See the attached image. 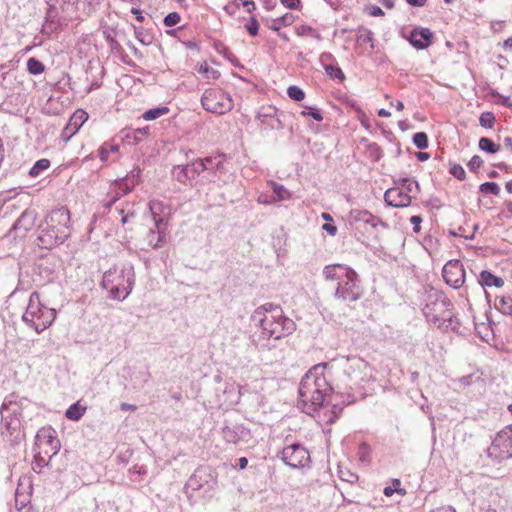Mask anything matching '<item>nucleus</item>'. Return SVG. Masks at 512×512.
<instances>
[{
    "label": "nucleus",
    "mask_w": 512,
    "mask_h": 512,
    "mask_svg": "<svg viewBox=\"0 0 512 512\" xmlns=\"http://www.w3.org/2000/svg\"><path fill=\"white\" fill-rule=\"evenodd\" d=\"M327 367L328 363L316 364L301 379L298 405L309 415L323 407L333 393L337 394V388Z\"/></svg>",
    "instance_id": "nucleus-1"
},
{
    "label": "nucleus",
    "mask_w": 512,
    "mask_h": 512,
    "mask_svg": "<svg viewBox=\"0 0 512 512\" xmlns=\"http://www.w3.org/2000/svg\"><path fill=\"white\" fill-rule=\"evenodd\" d=\"M327 369L337 388V394L358 389L371 378L369 363L356 356L332 361L328 363Z\"/></svg>",
    "instance_id": "nucleus-2"
},
{
    "label": "nucleus",
    "mask_w": 512,
    "mask_h": 512,
    "mask_svg": "<svg viewBox=\"0 0 512 512\" xmlns=\"http://www.w3.org/2000/svg\"><path fill=\"white\" fill-rule=\"evenodd\" d=\"M275 313L265 314L262 309L255 310L251 315V322L259 329L251 335V342L256 349H270L265 343L271 338L278 340L293 333L295 323L290 318L282 314L280 308L274 309Z\"/></svg>",
    "instance_id": "nucleus-3"
},
{
    "label": "nucleus",
    "mask_w": 512,
    "mask_h": 512,
    "mask_svg": "<svg viewBox=\"0 0 512 512\" xmlns=\"http://www.w3.org/2000/svg\"><path fill=\"white\" fill-rule=\"evenodd\" d=\"M70 212L65 207L53 209L39 225L37 244L41 248L51 249L64 243L70 237Z\"/></svg>",
    "instance_id": "nucleus-4"
},
{
    "label": "nucleus",
    "mask_w": 512,
    "mask_h": 512,
    "mask_svg": "<svg viewBox=\"0 0 512 512\" xmlns=\"http://www.w3.org/2000/svg\"><path fill=\"white\" fill-rule=\"evenodd\" d=\"M423 301L422 310L428 322L435 324L438 328H454L453 304L444 292L429 288L425 291Z\"/></svg>",
    "instance_id": "nucleus-5"
},
{
    "label": "nucleus",
    "mask_w": 512,
    "mask_h": 512,
    "mask_svg": "<svg viewBox=\"0 0 512 512\" xmlns=\"http://www.w3.org/2000/svg\"><path fill=\"white\" fill-rule=\"evenodd\" d=\"M24 402H27L26 398H19L15 393H12L4 399L0 408L3 422L1 433L12 444L19 442L21 438V418Z\"/></svg>",
    "instance_id": "nucleus-6"
},
{
    "label": "nucleus",
    "mask_w": 512,
    "mask_h": 512,
    "mask_svg": "<svg viewBox=\"0 0 512 512\" xmlns=\"http://www.w3.org/2000/svg\"><path fill=\"white\" fill-rule=\"evenodd\" d=\"M135 272L132 264L127 263L121 269L111 268L103 275L101 285L115 300H124L132 291Z\"/></svg>",
    "instance_id": "nucleus-7"
},
{
    "label": "nucleus",
    "mask_w": 512,
    "mask_h": 512,
    "mask_svg": "<svg viewBox=\"0 0 512 512\" xmlns=\"http://www.w3.org/2000/svg\"><path fill=\"white\" fill-rule=\"evenodd\" d=\"M56 318V310L48 308L40 301L38 292H32L29 297L27 308L22 315L24 323L32 327L37 333L48 328Z\"/></svg>",
    "instance_id": "nucleus-8"
},
{
    "label": "nucleus",
    "mask_w": 512,
    "mask_h": 512,
    "mask_svg": "<svg viewBox=\"0 0 512 512\" xmlns=\"http://www.w3.org/2000/svg\"><path fill=\"white\" fill-rule=\"evenodd\" d=\"M223 164L217 158L206 157L198 159L186 165H178L173 168L175 179L184 185H193L202 172L222 171Z\"/></svg>",
    "instance_id": "nucleus-9"
},
{
    "label": "nucleus",
    "mask_w": 512,
    "mask_h": 512,
    "mask_svg": "<svg viewBox=\"0 0 512 512\" xmlns=\"http://www.w3.org/2000/svg\"><path fill=\"white\" fill-rule=\"evenodd\" d=\"M201 105L210 113L222 115L232 110L233 101L230 95L221 89L210 88L204 91Z\"/></svg>",
    "instance_id": "nucleus-10"
},
{
    "label": "nucleus",
    "mask_w": 512,
    "mask_h": 512,
    "mask_svg": "<svg viewBox=\"0 0 512 512\" xmlns=\"http://www.w3.org/2000/svg\"><path fill=\"white\" fill-rule=\"evenodd\" d=\"M363 293L357 273L352 269L337 285L335 297L345 302L358 300Z\"/></svg>",
    "instance_id": "nucleus-11"
},
{
    "label": "nucleus",
    "mask_w": 512,
    "mask_h": 512,
    "mask_svg": "<svg viewBox=\"0 0 512 512\" xmlns=\"http://www.w3.org/2000/svg\"><path fill=\"white\" fill-rule=\"evenodd\" d=\"M487 454L499 462L512 458V431L499 432L488 448Z\"/></svg>",
    "instance_id": "nucleus-12"
},
{
    "label": "nucleus",
    "mask_w": 512,
    "mask_h": 512,
    "mask_svg": "<svg viewBox=\"0 0 512 512\" xmlns=\"http://www.w3.org/2000/svg\"><path fill=\"white\" fill-rule=\"evenodd\" d=\"M281 459L293 469L303 468L309 465L310 454L303 445L294 443L282 449Z\"/></svg>",
    "instance_id": "nucleus-13"
},
{
    "label": "nucleus",
    "mask_w": 512,
    "mask_h": 512,
    "mask_svg": "<svg viewBox=\"0 0 512 512\" xmlns=\"http://www.w3.org/2000/svg\"><path fill=\"white\" fill-rule=\"evenodd\" d=\"M35 438V445L39 451H43L44 454L48 456V459H51L59 452L61 444L57 438L56 430L51 426L39 429Z\"/></svg>",
    "instance_id": "nucleus-14"
},
{
    "label": "nucleus",
    "mask_w": 512,
    "mask_h": 512,
    "mask_svg": "<svg viewBox=\"0 0 512 512\" xmlns=\"http://www.w3.org/2000/svg\"><path fill=\"white\" fill-rule=\"evenodd\" d=\"M283 116V112H280L276 107H261L256 116L260 123L261 132L268 133L272 130H282L284 128Z\"/></svg>",
    "instance_id": "nucleus-15"
},
{
    "label": "nucleus",
    "mask_w": 512,
    "mask_h": 512,
    "mask_svg": "<svg viewBox=\"0 0 512 512\" xmlns=\"http://www.w3.org/2000/svg\"><path fill=\"white\" fill-rule=\"evenodd\" d=\"M442 276L446 284L454 289L463 287L466 278L463 264L457 259L449 260L442 269Z\"/></svg>",
    "instance_id": "nucleus-16"
},
{
    "label": "nucleus",
    "mask_w": 512,
    "mask_h": 512,
    "mask_svg": "<svg viewBox=\"0 0 512 512\" xmlns=\"http://www.w3.org/2000/svg\"><path fill=\"white\" fill-rule=\"evenodd\" d=\"M139 181V171L130 172L124 178L116 181L114 188L111 190V199L107 202L106 206L110 207L122 196L131 192Z\"/></svg>",
    "instance_id": "nucleus-17"
},
{
    "label": "nucleus",
    "mask_w": 512,
    "mask_h": 512,
    "mask_svg": "<svg viewBox=\"0 0 512 512\" xmlns=\"http://www.w3.org/2000/svg\"><path fill=\"white\" fill-rule=\"evenodd\" d=\"M223 439L228 443H248L251 439L250 430L242 425L225 426L222 429Z\"/></svg>",
    "instance_id": "nucleus-18"
},
{
    "label": "nucleus",
    "mask_w": 512,
    "mask_h": 512,
    "mask_svg": "<svg viewBox=\"0 0 512 512\" xmlns=\"http://www.w3.org/2000/svg\"><path fill=\"white\" fill-rule=\"evenodd\" d=\"M384 200L387 205L392 207H407L411 204L412 195L404 192L400 186H396L386 190Z\"/></svg>",
    "instance_id": "nucleus-19"
},
{
    "label": "nucleus",
    "mask_w": 512,
    "mask_h": 512,
    "mask_svg": "<svg viewBox=\"0 0 512 512\" xmlns=\"http://www.w3.org/2000/svg\"><path fill=\"white\" fill-rule=\"evenodd\" d=\"M350 221L355 223H364L371 228L376 229L377 227L381 226L383 228H387L388 225L382 221L379 217L371 214L367 210H352L350 212Z\"/></svg>",
    "instance_id": "nucleus-20"
},
{
    "label": "nucleus",
    "mask_w": 512,
    "mask_h": 512,
    "mask_svg": "<svg viewBox=\"0 0 512 512\" xmlns=\"http://www.w3.org/2000/svg\"><path fill=\"white\" fill-rule=\"evenodd\" d=\"M433 33L429 28H414L409 36L410 44L418 50L431 45Z\"/></svg>",
    "instance_id": "nucleus-21"
},
{
    "label": "nucleus",
    "mask_w": 512,
    "mask_h": 512,
    "mask_svg": "<svg viewBox=\"0 0 512 512\" xmlns=\"http://www.w3.org/2000/svg\"><path fill=\"white\" fill-rule=\"evenodd\" d=\"M145 242L152 249H159L167 243V227H155L150 229L145 237Z\"/></svg>",
    "instance_id": "nucleus-22"
},
{
    "label": "nucleus",
    "mask_w": 512,
    "mask_h": 512,
    "mask_svg": "<svg viewBox=\"0 0 512 512\" xmlns=\"http://www.w3.org/2000/svg\"><path fill=\"white\" fill-rule=\"evenodd\" d=\"M149 211L153 218L155 227H167V220L165 219V212L168 209L160 200L153 199L149 202Z\"/></svg>",
    "instance_id": "nucleus-23"
},
{
    "label": "nucleus",
    "mask_w": 512,
    "mask_h": 512,
    "mask_svg": "<svg viewBox=\"0 0 512 512\" xmlns=\"http://www.w3.org/2000/svg\"><path fill=\"white\" fill-rule=\"evenodd\" d=\"M37 221V212L34 209H26L14 223L13 229L23 232L30 231Z\"/></svg>",
    "instance_id": "nucleus-24"
},
{
    "label": "nucleus",
    "mask_w": 512,
    "mask_h": 512,
    "mask_svg": "<svg viewBox=\"0 0 512 512\" xmlns=\"http://www.w3.org/2000/svg\"><path fill=\"white\" fill-rule=\"evenodd\" d=\"M352 268L342 264L327 265L323 269V274L327 280L337 281L340 283L351 271Z\"/></svg>",
    "instance_id": "nucleus-25"
},
{
    "label": "nucleus",
    "mask_w": 512,
    "mask_h": 512,
    "mask_svg": "<svg viewBox=\"0 0 512 512\" xmlns=\"http://www.w3.org/2000/svg\"><path fill=\"white\" fill-rule=\"evenodd\" d=\"M240 399L239 392L236 390V386L233 383H224L222 394L218 395V401L220 405H233L238 403Z\"/></svg>",
    "instance_id": "nucleus-26"
},
{
    "label": "nucleus",
    "mask_w": 512,
    "mask_h": 512,
    "mask_svg": "<svg viewBox=\"0 0 512 512\" xmlns=\"http://www.w3.org/2000/svg\"><path fill=\"white\" fill-rule=\"evenodd\" d=\"M477 285L482 289L485 287L493 286L499 288L504 285V280L501 277L494 275L490 271L483 270L477 279Z\"/></svg>",
    "instance_id": "nucleus-27"
},
{
    "label": "nucleus",
    "mask_w": 512,
    "mask_h": 512,
    "mask_svg": "<svg viewBox=\"0 0 512 512\" xmlns=\"http://www.w3.org/2000/svg\"><path fill=\"white\" fill-rule=\"evenodd\" d=\"M366 43L370 44L371 50L374 49L373 32L366 27H359L357 30L356 44L362 46Z\"/></svg>",
    "instance_id": "nucleus-28"
},
{
    "label": "nucleus",
    "mask_w": 512,
    "mask_h": 512,
    "mask_svg": "<svg viewBox=\"0 0 512 512\" xmlns=\"http://www.w3.org/2000/svg\"><path fill=\"white\" fill-rule=\"evenodd\" d=\"M494 305L502 314L512 316V298L510 296L496 297Z\"/></svg>",
    "instance_id": "nucleus-29"
},
{
    "label": "nucleus",
    "mask_w": 512,
    "mask_h": 512,
    "mask_svg": "<svg viewBox=\"0 0 512 512\" xmlns=\"http://www.w3.org/2000/svg\"><path fill=\"white\" fill-rule=\"evenodd\" d=\"M88 119V114L84 110H77L70 118L68 127H71L74 132L78 131L84 122Z\"/></svg>",
    "instance_id": "nucleus-30"
},
{
    "label": "nucleus",
    "mask_w": 512,
    "mask_h": 512,
    "mask_svg": "<svg viewBox=\"0 0 512 512\" xmlns=\"http://www.w3.org/2000/svg\"><path fill=\"white\" fill-rule=\"evenodd\" d=\"M295 17L291 13H286L283 16L273 20L270 29L273 31H279L281 27L292 25Z\"/></svg>",
    "instance_id": "nucleus-31"
},
{
    "label": "nucleus",
    "mask_w": 512,
    "mask_h": 512,
    "mask_svg": "<svg viewBox=\"0 0 512 512\" xmlns=\"http://www.w3.org/2000/svg\"><path fill=\"white\" fill-rule=\"evenodd\" d=\"M86 411V407L81 406L79 403L72 404L65 413L69 420L78 421Z\"/></svg>",
    "instance_id": "nucleus-32"
},
{
    "label": "nucleus",
    "mask_w": 512,
    "mask_h": 512,
    "mask_svg": "<svg viewBox=\"0 0 512 512\" xmlns=\"http://www.w3.org/2000/svg\"><path fill=\"white\" fill-rule=\"evenodd\" d=\"M400 187L404 189L409 195L415 196L419 192V184L416 180L403 178L400 180Z\"/></svg>",
    "instance_id": "nucleus-33"
},
{
    "label": "nucleus",
    "mask_w": 512,
    "mask_h": 512,
    "mask_svg": "<svg viewBox=\"0 0 512 512\" xmlns=\"http://www.w3.org/2000/svg\"><path fill=\"white\" fill-rule=\"evenodd\" d=\"M478 146L481 150L490 154H495L500 150V146L495 144L491 139L487 137L480 138Z\"/></svg>",
    "instance_id": "nucleus-34"
},
{
    "label": "nucleus",
    "mask_w": 512,
    "mask_h": 512,
    "mask_svg": "<svg viewBox=\"0 0 512 512\" xmlns=\"http://www.w3.org/2000/svg\"><path fill=\"white\" fill-rule=\"evenodd\" d=\"M169 112V108L166 106H161L153 109H149L143 114V118L146 121L155 120L163 115H166Z\"/></svg>",
    "instance_id": "nucleus-35"
},
{
    "label": "nucleus",
    "mask_w": 512,
    "mask_h": 512,
    "mask_svg": "<svg viewBox=\"0 0 512 512\" xmlns=\"http://www.w3.org/2000/svg\"><path fill=\"white\" fill-rule=\"evenodd\" d=\"M50 167V161L46 158H42L40 160H37L35 164L32 166V168L29 171V175L31 177L38 176L42 171L48 169Z\"/></svg>",
    "instance_id": "nucleus-36"
},
{
    "label": "nucleus",
    "mask_w": 512,
    "mask_h": 512,
    "mask_svg": "<svg viewBox=\"0 0 512 512\" xmlns=\"http://www.w3.org/2000/svg\"><path fill=\"white\" fill-rule=\"evenodd\" d=\"M338 476L340 480L348 482L350 484H354L358 481V475L350 471L348 468L339 466L338 467Z\"/></svg>",
    "instance_id": "nucleus-37"
},
{
    "label": "nucleus",
    "mask_w": 512,
    "mask_h": 512,
    "mask_svg": "<svg viewBox=\"0 0 512 512\" xmlns=\"http://www.w3.org/2000/svg\"><path fill=\"white\" fill-rule=\"evenodd\" d=\"M27 70L29 71L30 74L38 75V74H41L42 72H44L45 66L41 61L32 57V58H29L27 61Z\"/></svg>",
    "instance_id": "nucleus-38"
},
{
    "label": "nucleus",
    "mask_w": 512,
    "mask_h": 512,
    "mask_svg": "<svg viewBox=\"0 0 512 512\" xmlns=\"http://www.w3.org/2000/svg\"><path fill=\"white\" fill-rule=\"evenodd\" d=\"M324 70L327 73V75L332 79H337L340 82H343L345 79L343 71L341 70V68L337 66L326 64L324 65Z\"/></svg>",
    "instance_id": "nucleus-39"
},
{
    "label": "nucleus",
    "mask_w": 512,
    "mask_h": 512,
    "mask_svg": "<svg viewBox=\"0 0 512 512\" xmlns=\"http://www.w3.org/2000/svg\"><path fill=\"white\" fill-rule=\"evenodd\" d=\"M274 194H276L278 200H286L291 197V193L281 184L271 182Z\"/></svg>",
    "instance_id": "nucleus-40"
},
{
    "label": "nucleus",
    "mask_w": 512,
    "mask_h": 512,
    "mask_svg": "<svg viewBox=\"0 0 512 512\" xmlns=\"http://www.w3.org/2000/svg\"><path fill=\"white\" fill-rule=\"evenodd\" d=\"M341 412V407H339L338 405H333L330 410H327L324 413L326 423L333 424L339 418Z\"/></svg>",
    "instance_id": "nucleus-41"
},
{
    "label": "nucleus",
    "mask_w": 512,
    "mask_h": 512,
    "mask_svg": "<svg viewBox=\"0 0 512 512\" xmlns=\"http://www.w3.org/2000/svg\"><path fill=\"white\" fill-rule=\"evenodd\" d=\"M413 143L418 149H426L428 147V136L425 132H417L413 136Z\"/></svg>",
    "instance_id": "nucleus-42"
},
{
    "label": "nucleus",
    "mask_w": 512,
    "mask_h": 512,
    "mask_svg": "<svg viewBox=\"0 0 512 512\" xmlns=\"http://www.w3.org/2000/svg\"><path fill=\"white\" fill-rule=\"evenodd\" d=\"M479 123L484 128H492L495 123V116L492 112H483L479 117Z\"/></svg>",
    "instance_id": "nucleus-43"
},
{
    "label": "nucleus",
    "mask_w": 512,
    "mask_h": 512,
    "mask_svg": "<svg viewBox=\"0 0 512 512\" xmlns=\"http://www.w3.org/2000/svg\"><path fill=\"white\" fill-rule=\"evenodd\" d=\"M479 190L482 193H491L493 195H498L500 193V187L495 182H485L482 183L479 187Z\"/></svg>",
    "instance_id": "nucleus-44"
},
{
    "label": "nucleus",
    "mask_w": 512,
    "mask_h": 512,
    "mask_svg": "<svg viewBox=\"0 0 512 512\" xmlns=\"http://www.w3.org/2000/svg\"><path fill=\"white\" fill-rule=\"evenodd\" d=\"M287 94L291 99L295 101H301L305 97L304 91L295 85H292L287 89Z\"/></svg>",
    "instance_id": "nucleus-45"
},
{
    "label": "nucleus",
    "mask_w": 512,
    "mask_h": 512,
    "mask_svg": "<svg viewBox=\"0 0 512 512\" xmlns=\"http://www.w3.org/2000/svg\"><path fill=\"white\" fill-rule=\"evenodd\" d=\"M393 486L394 487L387 486V487L384 488L383 492H384V494L386 496H388V497L392 496L395 492H397V493H399L401 495H405L406 494L405 489L399 487L400 486V480L394 479L393 480Z\"/></svg>",
    "instance_id": "nucleus-46"
},
{
    "label": "nucleus",
    "mask_w": 512,
    "mask_h": 512,
    "mask_svg": "<svg viewBox=\"0 0 512 512\" xmlns=\"http://www.w3.org/2000/svg\"><path fill=\"white\" fill-rule=\"evenodd\" d=\"M245 29L251 36H256L259 31L258 20L254 16L250 17L247 23L245 24Z\"/></svg>",
    "instance_id": "nucleus-47"
},
{
    "label": "nucleus",
    "mask_w": 512,
    "mask_h": 512,
    "mask_svg": "<svg viewBox=\"0 0 512 512\" xmlns=\"http://www.w3.org/2000/svg\"><path fill=\"white\" fill-rule=\"evenodd\" d=\"M297 34L300 36L311 35L316 39L320 40L321 36L318 32H316L311 26L301 25L297 28Z\"/></svg>",
    "instance_id": "nucleus-48"
},
{
    "label": "nucleus",
    "mask_w": 512,
    "mask_h": 512,
    "mask_svg": "<svg viewBox=\"0 0 512 512\" xmlns=\"http://www.w3.org/2000/svg\"><path fill=\"white\" fill-rule=\"evenodd\" d=\"M181 20V17L178 12H171L167 14L163 20L164 25L167 27H172L177 25Z\"/></svg>",
    "instance_id": "nucleus-49"
},
{
    "label": "nucleus",
    "mask_w": 512,
    "mask_h": 512,
    "mask_svg": "<svg viewBox=\"0 0 512 512\" xmlns=\"http://www.w3.org/2000/svg\"><path fill=\"white\" fill-rule=\"evenodd\" d=\"M50 460L51 459H48V456L45 455L43 451H38L35 453L34 463L39 468L47 466Z\"/></svg>",
    "instance_id": "nucleus-50"
},
{
    "label": "nucleus",
    "mask_w": 512,
    "mask_h": 512,
    "mask_svg": "<svg viewBox=\"0 0 512 512\" xmlns=\"http://www.w3.org/2000/svg\"><path fill=\"white\" fill-rule=\"evenodd\" d=\"M450 173L458 180H464L466 177L464 168L459 164L452 165L450 168Z\"/></svg>",
    "instance_id": "nucleus-51"
},
{
    "label": "nucleus",
    "mask_w": 512,
    "mask_h": 512,
    "mask_svg": "<svg viewBox=\"0 0 512 512\" xmlns=\"http://www.w3.org/2000/svg\"><path fill=\"white\" fill-rule=\"evenodd\" d=\"M483 163L484 161L480 156L474 155L468 162V168L470 171L476 172L477 169H479L483 165Z\"/></svg>",
    "instance_id": "nucleus-52"
},
{
    "label": "nucleus",
    "mask_w": 512,
    "mask_h": 512,
    "mask_svg": "<svg viewBox=\"0 0 512 512\" xmlns=\"http://www.w3.org/2000/svg\"><path fill=\"white\" fill-rule=\"evenodd\" d=\"M239 8L240 2L238 0H232L224 6V11L230 16H234Z\"/></svg>",
    "instance_id": "nucleus-53"
},
{
    "label": "nucleus",
    "mask_w": 512,
    "mask_h": 512,
    "mask_svg": "<svg viewBox=\"0 0 512 512\" xmlns=\"http://www.w3.org/2000/svg\"><path fill=\"white\" fill-rule=\"evenodd\" d=\"M359 459L361 461H366L369 457V454H370V447L368 444L366 443H362L360 446H359Z\"/></svg>",
    "instance_id": "nucleus-54"
},
{
    "label": "nucleus",
    "mask_w": 512,
    "mask_h": 512,
    "mask_svg": "<svg viewBox=\"0 0 512 512\" xmlns=\"http://www.w3.org/2000/svg\"><path fill=\"white\" fill-rule=\"evenodd\" d=\"M301 114L304 115V116H308L309 115V116H311L313 119H315L318 122L323 120L322 114L317 109L309 108V111L303 110L301 112Z\"/></svg>",
    "instance_id": "nucleus-55"
},
{
    "label": "nucleus",
    "mask_w": 512,
    "mask_h": 512,
    "mask_svg": "<svg viewBox=\"0 0 512 512\" xmlns=\"http://www.w3.org/2000/svg\"><path fill=\"white\" fill-rule=\"evenodd\" d=\"M198 72L203 73V74L211 73L212 78H214V79L219 77V72L217 70L210 68L207 64L201 65ZM207 77L209 78L210 76L207 75Z\"/></svg>",
    "instance_id": "nucleus-56"
},
{
    "label": "nucleus",
    "mask_w": 512,
    "mask_h": 512,
    "mask_svg": "<svg viewBox=\"0 0 512 512\" xmlns=\"http://www.w3.org/2000/svg\"><path fill=\"white\" fill-rule=\"evenodd\" d=\"M119 214L122 215V218H121V223L122 224L128 223L131 218L135 217V212L134 211L128 210L127 212H125V210L123 208H121L119 210Z\"/></svg>",
    "instance_id": "nucleus-57"
},
{
    "label": "nucleus",
    "mask_w": 512,
    "mask_h": 512,
    "mask_svg": "<svg viewBox=\"0 0 512 512\" xmlns=\"http://www.w3.org/2000/svg\"><path fill=\"white\" fill-rule=\"evenodd\" d=\"M240 6L244 7L248 13H252L256 9V5L253 0H239Z\"/></svg>",
    "instance_id": "nucleus-58"
},
{
    "label": "nucleus",
    "mask_w": 512,
    "mask_h": 512,
    "mask_svg": "<svg viewBox=\"0 0 512 512\" xmlns=\"http://www.w3.org/2000/svg\"><path fill=\"white\" fill-rule=\"evenodd\" d=\"M410 222L413 225V231L418 233L420 231V224L422 222V218L419 215H414L410 218Z\"/></svg>",
    "instance_id": "nucleus-59"
},
{
    "label": "nucleus",
    "mask_w": 512,
    "mask_h": 512,
    "mask_svg": "<svg viewBox=\"0 0 512 512\" xmlns=\"http://www.w3.org/2000/svg\"><path fill=\"white\" fill-rule=\"evenodd\" d=\"M279 308L278 306L273 305L272 303H266L260 307H258L256 310L262 309V312L265 314H273L275 313L274 309Z\"/></svg>",
    "instance_id": "nucleus-60"
},
{
    "label": "nucleus",
    "mask_w": 512,
    "mask_h": 512,
    "mask_svg": "<svg viewBox=\"0 0 512 512\" xmlns=\"http://www.w3.org/2000/svg\"><path fill=\"white\" fill-rule=\"evenodd\" d=\"M135 29V35H136V38L142 43V44H145V45H148L150 44V40H146L144 37H143V29L141 27H134Z\"/></svg>",
    "instance_id": "nucleus-61"
},
{
    "label": "nucleus",
    "mask_w": 512,
    "mask_h": 512,
    "mask_svg": "<svg viewBox=\"0 0 512 512\" xmlns=\"http://www.w3.org/2000/svg\"><path fill=\"white\" fill-rule=\"evenodd\" d=\"M280 1L284 6H286L289 9H296L300 4V0H280Z\"/></svg>",
    "instance_id": "nucleus-62"
},
{
    "label": "nucleus",
    "mask_w": 512,
    "mask_h": 512,
    "mask_svg": "<svg viewBox=\"0 0 512 512\" xmlns=\"http://www.w3.org/2000/svg\"><path fill=\"white\" fill-rule=\"evenodd\" d=\"M322 229L324 231H326L328 234H330L331 236H334L337 233V227L335 225L330 224V223H325L322 226Z\"/></svg>",
    "instance_id": "nucleus-63"
},
{
    "label": "nucleus",
    "mask_w": 512,
    "mask_h": 512,
    "mask_svg": "<svg viewBox=\"0 0 512 512\" xmlns=\"http://www.w3.org/2000/svg\"><path fill=\"white\" fill-rule=\"evenodd\" d=\"M147 133V129H136L133 131V139L135 142L140 141L139 136H144Z\"/></svg>",
    "instance_id": "nucleus-64"
}]
</instances>
